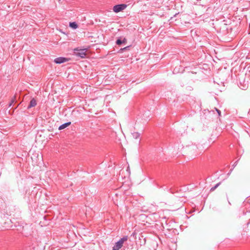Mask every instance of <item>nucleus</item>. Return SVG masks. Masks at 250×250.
Wrapping results in <instances>:
<instances>
[{"label":"nucleus","instance_id":"f257e3e1","mask_svg":"<svg viewBox=\"0 0 250 250\" xmlns=\"http://www.w3.org/2000/svg\"><path fill=\"white\" fill-rule=\"evenodd\" d=\"M127 7V5L121 4L115 5L113 8V10L115 13H118L123 11Z\"/></svg>","mask_w":250,"mask_h":250},{"label":"nucleus","instance_id":"f03ea898","mask_svg":"<svg viewBox=\"0 0 250 250\" xmlns=\"http://www.w3.org/2000/svg\"><path fill=\"white\" fill-rule=\"evenodd\" d=\"M127 240V236L124 237L123 238H121L119 241L116 243L115 245L113 248H116V249L119 250L123 247L124 243Z\"/></svg>","mask_w":250,"mask_h":250},{"label":"nucleus","instance_id":"7ed1b4c3","mask_svg":"<svg viewBox=\"0 0 250 250\" xmlns=\"http://www.w3.org/2000/svg\"><path fill=\"white\" fill-rule=\"evenodd\" d=\"M78 51V52L76 53V55L80 56L81 58H84L86 55V50L85 49H78V48L74 49V51Z\"/></svg>","mask_w":250,"mask_h":250},{"label":"nucleus","instance_id":"20e7f679","mask_svg":"<svg viewBox=\"0 0 250 250\" xmlns=\"http://www.w3.org/2000/svg\"><path fill=\"white\" fill-rule=\"evenodd\" d=\"M69 59L66 58L59 57L54 60V62L56 63H62L69 61Z\"/></svg>","mask_w":250,"mask_h":250},{"label":"nucleus","instance_id":"39448f33","mask_svg":"<svg viewBox=\"0 0 250 250\" xmlns=\"http://www.w3.org/2000/svg\"><path fill=\"white\" fill-rule=\"evenodd\" d=\"M36 104H37V102H36V100L35 99H32L30 102V104L28 106V108L34 107V106H36Z\"/></svg>","mask_w":250,"mask_h":250},{"label":"nucleus","instance_id":"423d86ee","mask_svg":"<svg viewBox=\"0 0 250 250\" xmlns=\"http://www.w3.org/2000/svg\"><path fill=\"white\" fill-rule=\"evenodd\" d=\"M70 124H71V122H68V123H65V124L60 125L59 127V129L62 130L63 129H64L65 128H66V127L69 126Z\"/></svg>","mask_w":250,"mask_h":250},{"label":"nucleus","instance_id":"0eeeda50","mask_svg":"<svg viewBox=\"0 0 250 250\" xmlns=\"http://www.w3.org/2000/svg\"><path fill=\"white\" fill-rule=\"evenodd\" d=\"M140 133L137 132H134L132 133V136L133 139H138L140 137Z\"/></svg>","mask_w":250,"mask_h":250},{"label":"nucleus","instance_id":"6e6552de","mask_svg":"<svg viewBox=\"0 0 250 250\" xmlns=\"http://www.w3.org/2000/svg\"><path fill=\"white\" fill-rule=\"evenodd\" d=\"M69 26L73 29H76L78 27L77 24L75 22H70Z\"/></svg>","mask_w":250,"mask_h":250},{"label":"nucleus","instance_id":"1a4fd4ad","mask_svg":"<svg viewBox=\"0 0 250 250\" xmlns=\"http://www.w3.org/2000/svg\"><path fill=\"white\" fill-rule=\"evenodd\" d=\"M220 185V183H218L217 184H216L215 185V186H214V187L210 189L211 191H213L219 185Z\"/></svg>","mask_w":250,"mask_h":250},{"label":"nucleus","instance_id":"9d476101","mask_svg":"<svg viewBox=\"0 0 250 250\" xmlns=\"http://www.w3.org/2000/svg\"><path fill=\"white\" fill-rule=\"evenodd\" d=\"M122 43V41H121L120 40H118L116 41V43L118 45H120Z\"/></svg>","mask_w":250,"mask_h":250},{"label":"nucleus","instance_id":"9b49d317","mask_svg":"<svg viewBox=\"0 0 250 250\" xmlns=\"http://www.w3.org/2000/svg\"><path fill=\"white\" fill-rule=\"evenodd\" d=\"M15 100H16V97H15V96H14V97L13 98V99H12L11 103V104H10V105H11L13 103H14V101H15Z\"/></svg>","mask_w":250,"mask_h":250},{"label":"nucleus","instance_id":"f8f14e48","mask_svg":"<svg viewBox=\"0 0 250 250\" xmlns=\"http://www.w3.org/2000/svg\"><path fill=\"white\" fill-rule=\"evenodd\" d=\"M215 109H216V111L217 112L219 116H220L221 115V111L217 108H215Z\"/></svg>","mask_w":250,"mask_h":250},{"label":"nucleus","instance_id":"ddd939ff","mask_svg":"<svg viewBox=\"0 0 250 250\" xmlns=\"http://www.w3.org/2000/svg\"><path fill=\"white\" fill-rule=\"evenodd\" d=\"M126 42V40L125 39H124V40L122 41V42Z\"/></svg>","mask_w":250,"mask_h":250},{"label":"nucleus","instance_id":"4468645a","mask_svg":"<svg viewBox=\"0 0 250 250\" xmlns=\"http://www.w3.org/2000/svg\"><path fill=\"white\" fill-rule=\"evenodd\" d=\"M125 49H126V47H125L124 48H123V50Z\"/></svg>","mask_w":250,"mask_h":250}]
</instances>
